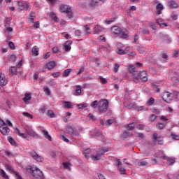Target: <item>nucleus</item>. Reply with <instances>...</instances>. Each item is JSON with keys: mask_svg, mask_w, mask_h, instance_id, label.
Masks as SVG:
<instances>
[{"mask_svg": "<svg viewBox=\"0 0 179 179\" xmlns=\"http://www.w3.org/2000/svg\"><path fill=\"white\" fill-rule=\"evenodd\" d=\"M8 84V80H6V78L3 76V74L2 73H0V85L1 86H6Z\"/></svg>", "mask_w": 179, "mask_h": 179, "instance_id": "nucleus-17", "label": "nucleus"}, {"mask_svg": "<svg viewBox=\"0 0 179 179\" xmlns=\"http://www.w3.org/2000/svg\"><path fill=\"white\" fill-rule=\"evenodd\" d=\"M138 51L140 54H146V48H145L144 47H138Z\"/></svg>", "mask_w": 179, "mask_h": 179, "instance_id": "nucleus-43", "label": "nucleus"}, {"mask_svg": "<svg viewBox=\"0 0 179 179\" xmlns=\"http://www.w3.org/2000/svg\"><path fill=\"white\" fill-rule=\"evenodd\" d=\"M152 139H153L155 143H156V142H157L159 145L163 144V137H162V136H158L157 133L153 134Z\"/></svg>", "mask_w": 179, "mask_h": 179, "instance_id": "nucleus-13", "label": "nucleus"}, {"mask_svg": "<svg viewBox=\"0 0 179 179\" xmlns=\"http://www.w3.org/2000/svg\"><path fill=\"white\" fill-rule=\"evenodd\" d=\"M168 58L169 57L167 56V55H166V53L162 54V62H167Z\"/></svg>", "mask_w": 179, "mask_h": 179, "instance_id": "nucleus-56", "label": "nucleus"}, {"mask_svg": "<svg viewBox=\"0 0 179 179\" xmlns=\"http://www.w3.org/2000/svg\"><path fill=\"white\" fill-rule=\"evenodd\" d=\"M0 176L3 179H9V176H8L3 169H0Z\"/></svg>", "mask_w": 179, "mask_h": 179, "instance_id": "nucleus-27", "label": "nucleus"}, {"mask_svg": "<svg viewBox=\"0 0 179 179\" xmlns=\"http://www.w3.org/2000/svg\"><path fill=\"white\" fill-rule=\"evenodd\" d=\"M29 20L31 21V23L34 22V12H31L29 13Z\"/></svg>", "mask_w": 179, "mask_h": 179, "instance_id": "nucleus-49", "label": "nucleus"}, {"mask_svg": "<svg viewBox=\"0 0 179 179\" xmlns=\"http://www.w3.org/2000/svg\"><path fill=\"white\" fill-rule=\"evenodd\" d=\"M134 136L136 138H140V139H143V138H145V134H142V133H138L136 131L134 132Z\"/></svg>", "mask_w": 179, "mask_h": 179, "instance_id": "nucleus-40", "label": "nucleus"}, {"mask_svg": "<svg viewBox=\"0 0 179 179\" xmlns=\"http://www.w3.org/2000/svg\"><path fill=\"white\" fill-rule=\"evenodd\" d=\"M99 80L103 85H106V83H107V80L103 77H99Z\"/></svg>", "mask_w": 179, "mask_h": 179, "instance_id": "nucleus-60", "label": "nucleus"}, {"mask_svg": "<svg viewBox=\"0 0 179 179\" xmlns=\"http://www.w3.org/2000/svg\"><path fill=\"white\" fill-rule=\"evenodd\" d=\"M139 78L142 82H148V72L146 71H141L138 73Z\"/></svg>", "mask_w": 179, "mask_h": 179, "instance_id": "nucleus-12", "label": "nucleus"}, {"mask_svg": "<svg viewBox=\"0 0 179 179\" xmlns=\"http://www.w3.org/2000/svg\"><path fill=\"white\" fill-rule=\"evenodd\" d=\"M66 131L69 135H75L76 136H80L79 133H76L73 131V128L72 126H67L66 128Z\"/></svg>", "mask_w": 179, "mask_h": 179, "instance_id": "nucleus-14", "label": "nucleus"}, {"mask_svg": "<svg viewBox=\"0 0 179 179\" xmlns=\"http://www.w3.org/2000/svg\"><path fill=\"white\" fill-rule=\"evenodd\" d=\"M8 59L10 62H16V55H10L8 56Z\"/></svg>", "mask_w": 179, "mask_h": 179, "instance_id": "nucleus-37", "label": "nucleus"}, {"mask_svg": "<svg viewBox=\"0 0 179 179\" xmlns=\"http://www.w3.org/2000/svg\"><path fill=\"white\" fill-rule=\"evenodd\" d=\"M169 4L170 8H178V4L173 0H169Z\"/></svg>", "mask_w": 179, "mask_h": 179, "instance_id": "nucleus-26", "label": "nucleus"}, {"mask_svg": "<svg viewBox=\"0 0 179 179\" xmlns=\"http://www.w3.org/2000/svg\"><path fill=\"white\" fill-rule=\"evenodd\" d=\"M131 78H132V80H134V82H135L136 83H138V82H139V77H138V72L134 73L133 74H131Z\"/></svg>", "mask_w": 179, "mask_h": 179, "instance_id": "nucleus-32", "label": "nucleus"}, {"mask_svg": "<svg viewBox=\"0 0 179 179\" xmlns=\"http://www.w3.org/2000/svg\"><path fill=\"white\" fill-rule=\"evenodd\" d=\"M118 69H120V65L117 63H115L113 71L115 73H117V72H118Z\"/></svg>", "mask_w": 179, "mask_h": 179, "instance_id": "nucleus-46", "label": "nucleus"}, {"mask_svg": "<svg viewBox=\"0 0 179 179\" xmlns=\"http://www.w3.org/2000/svg\"><path fill=\"white\" fill-rule=\"evenodd\" d=\"M80 94H82V87L78 85L76 89L75 96H80Z\"/></svg>", "mask_w": 179, "mask_h": 179, "instance_id": "nucleus-36", "label": "nucleus"}, {"mask_svg": "<svg viewBox=\"0 0 179 179\" xmlns=\"http://www.w3.org/2000/svg\"><path fill=\"white\" fill-rule=\"evenodd\" d=\"M111 124H114V120L108 119L106 120V125H107V127H110V125H111Z\"/></svg>", "mask_w": 179, "mask_h": 179, "instance_id": "nucleus-50", "label": "nucleus"}, {"mask_svg": "<svg viewBox=\"0 0 179 179\" xmlns=\"http://www.w3.org/2000/svg\"><path fill=\"white\" fill-rule=\"evenodd\" d=\"M59 10L62 13H66L69 19H72L73 17V13H72V9L67 5L60 4L59 5Z\"/></svg>", "mask_w": 179, "mask_h": 179, "instance_id": "nucleus-2", "label": "nucleus"}, {"mask_svg": "<svg viewBox=\"0 0 179 179\" xmlns=\"http://www.w3.org/2000/svg\"><path fill=\"white\" fill-rule=\"evenodd\" d=\"M149 26L152 29V30H157V27H156V24L152 22H150L149 23Z\"/></svg>", "mask_w": 179, "mask_h": 179, "instance_id": "nucleus-51", "label": "nucleus"}, {"mask_svg": "<svg viewBox=\"0 0 179 179\" xmlns=\"http://www.w3.org/2000/svg\"><path fill=\"white\" fill-rule=\"evenodd\" d=\"M117 170H119L120 174H125V169L122 166L117 167Z\"/></svg>", "mask_w": 179, "mask_h": 179, "instance_id": "nucleus-52", "label": "nucleus"}, {"mask_svg": "<svg viewBox=\"0 0 179 179\" xmlns=\"http://www.w3.org/2000/svg\"><path fill=\"white\" fill-rule=\"evenodd\" d=\"M50 16L54 22H56V23H57V22H59V19H58V17L54 12H51Z\"/></svg>", "mask_w": 179, "mask_h": 179, "instance_id": "nucleus-29", "label": "nucleus"}, {"mask_svg": "<svg viewBox=\"0 0 179 179\" xmlns=\"http://www.w3.org/2000/svg\"><path fill=\"white\" fill-rule=\"evenodd\" d=\"M129 33L128 32V30L125 28H123L120 30L118 37L120 38L127 39L128 37H129Z\"/></svg>", "mask_w": 179, "mask_h": 179, "instance_id": "nucleus-10", "label": "nucleus"}, {"mask_svg": "<svg viewBox=\"0 0 179 179\" xmlns=\"http://www.w3.org/2000/svg\"><path fill=\"white\" fill-rule=\"evenodd\" d=\"M60 139H62V141H64V142H66V143L69 142V139H68V138L65 137V136L64 135L60 136Z\"/></svg>", "mask_w": 179, "mask_h": 179, "instance_id": "nucleus-59", "label": "nucleus"}, {"mask_svg": "<svg viewBox=\"0 0 179 179\" xmlns=\"http://www.w3.org/2000/svg\"><path fill=\"white\" fill-rule=\"evenodd\" d=\"M15 132L16 135H18V136H21V138H24V139H26V138H27V134L20 133V131L19 130V129H15Z\"/></svg>", "mask_w": 179, "mask_h": 179, "instance_id": "nucleus-25", "label": "nucleus"}, {"mask_svg": "<svg viewBox=\"0 0 179 179\" xmlns=\"http://www.w3.org/2000/svg\"><path fill=\"white\" fill-rule=\"evenodd\" d=\"M64 106L67 108H72V107H73V103L69 102V101H65L64 102Z\"/></svg>", "mask_w": 179, "mask_h": 179, "instance_id": "nucleus-44", "label": "nucleus"}, {"mask_svg": "<svg viewBox=\"0 0 179 179\" xmlns=\"http://www.w3.org/2000/svg\"><path fill=\"white\" fill-rule=\"evenodd\" d=\"M46 115L49 117V118H54V117H55V114L54 113V111H52V110H47Z\"/></svg>", "mask_w": 179, "mask_h": 179, "instance_id": "nucleus-34", "label": "nucleus"}, {"mask_svg": "<svg viewBox=\"0 0 179 179\" xmlns=\"http://www.w3.org/2000/svg\"><path fill=\"white\" fill-rule=\"evenodd\" d=\"M27 170H28L31 175L32 177H34V178L36 179H44V174H43V172L37 167H33V166H27Z\"/></svg>", "mask_w": 179, "mask_h": 179, "instance_id": "nucleus-1", "label": "nucleus"}, {"mask_svg": "<svg viewBox=\"0 0 179 179\" xmlns=\"http://www.w3.org/2000/svg\"><path fill=\"white\" fill-rule=\"evenodd\" d=\"M79 109H82V108H86V107H87V103H80L78 106Z\"/></svg>", "mask_w": 179, "mask_h": 179, "instance_id": "nucleus-61", "label": "nucleus"}, {"mask_svg": "<svg viewBox=\"0 0 179 179\" xmlns=\"http://www.w3.org/2000/svg\"><path fill=\"white\" fill-rule=\"evenodd\" d=\"M71 72H72L71 69H67L64 70L63 72V77L68 78V76H69V73H71Z\"/></svg>", "mask_w": 179, "mask_h": 179, "instance_id": "nucleus-35", "label": "nucleus"}, {"mask_svg": "<svg viewBox=\"0 0 179 179\" xmlns=\"http://www.w3.org/2000/svg\"><path fill=\"white\" fill-rule=\"evenodd\" d=\"M126 129L127 131H134V129H135V123L131 122V123L127 124L126 126Z\"/></svg>", "mask_w": 179, "mask_h": 179, "instance_id": "nucleus-23", "label": "nucleus"}, {"mask_svg": "<svg viewBox=\"0 0 179 179\" xmlns=\"http://www.w3.org/2000/svg\"><path fill=\"white\" fill-rule=\"evenodd\" d=\"M57 66V62L55 61H50L46 64L47 69H54Z\"/></svg>", "mask_w": 179, "mask_h": 179, "instance_id": "nucleus-19", "label": "nucleus"}, {"mask_svg": "<svg viewBox=\"0 0 179 179\" xmlns=\"http://www.w3.org/2000/svg\"><path fill=\"white\" fill-rule=\"evenodd\" d=\"M157 118V116H156V115H153L152 114L150 117H149V120L150 121H151V122H153V121H155V120Z\"/></svg>", "mask_w": 179, "mask_h": 179, "instance_id": "nucleus-57", "label": "nucleus"}, {"mask_svg": "<svg viewBox=\"0 0 179 179\" xmlns=\"http://www.w3.org/2000/svg\"><path fill=\"white\" fill-rule=\"evenodd\" d=\"M134 134H131L129 131H124L120 135L121 139H127V138H131V136H133Z\"/></svg>", "mask_w": 179, "mask_h": 179, "instance_id": "nucleus-16", "label": "nucleus"}, {"mask_svg": "<svg viewBox=\"0 0 179 179\" xmlns=\"http://www.w3.org/2000/svg\"><path fill=\"white\" fill-rule=\"evenodd\" d=\"M167 162H168V164H169V165L174 164V163H176V160L174 159L170 158V157L168 158Z\"/></svg>", "mask_w": 179, "mask_h": 179, "instance_id": "nucleus-53", "label": "nucleus"}, {"mask_svg": "<svg viewBox=\"0 0 179 179\" xmlns=\"http://www.w3.org/2000/svg\"><path fill=\"white\" fill-rule=\"evenodd\" d=\"M51 76L53 78H59V76H61V73L59 72L52 73Z\"/></svg>", "mask_w": 179, "mask_h": 179, "instance_id": "nucleus-58", "label": "nucleus"}, {"mask_svg": "<svg viewBox=\"0 0 179 179\" xmlns=\"http://www.w3.org/2000/svg\"><path fill=\"white\" fill-rule=\"evenodd\" d=\"M90 133L92 136H100V135H101V131L97 129L92 130Z\"/></svg>", "mask_w": 179, "mask_h": 179, "instance_id": "nucleus-30", "label": "nucleus"}, {"mask_svg": "<svg viewBox=\"0 0 179 179\" xmlns=\"http://www.w3.org/2000/svg\"><path fill=\"white\" fill-rule=\"evenodd\" d=\"M117 54H119V55H124V54H127V52H125V50L122 49H118Z\"/></svg>", "mask_w": 179, "mask_h": 179, "instance_id": "nucleus-62", "label": "nucleus"}, {"mask_svg": "<svg viewBox=\"0 0 179 179\" xmlns=\"http://www.w3.org/2000/svg\"><path fill=\"white\" fill-rule=\"evenodd\" d=\"M162 99L165 101V103H170L173 100V94L170 92H164L162 94Z\"/></svg>", "mask_w": 179, "mask_h": 179, "instance_id": "nucleus-6", "label": "nucleus"}, {"mask_svg": "<svg viewBox=\"0 0 179 179\" xmlns=\"http://www.w3.org/2000/svg\"><path fill=\"white\" fill-rule=\"evenodd\" d=\"M157 127L158 129H163V128H164V124L163 123H158Z\"/></svg>", "mask_w": 179, "mask_h": 179, "instance_id": "nucleus-64", "label": "nucleus"}, {"mask_svg": "<svg viewBox=\"0 0 179 179\" xmlns=\"http://www.w3.org/2000/svg\"><path fill=\"white\" fill-rule=\"evenodd\" d=\"M108 108V101L107 99H101L98 103V110L99 113H106Z\"/></svg>", "mask_w": 179, "mask_h": 179, "instance_id": "nucleus-3", "label": "nucleus"}, {"mask_svg": "<svg viewBox=\"0 0 179 179\" xmlns=\"http://www.w3.org/2000/svg\"><path fill=\"white\" fill-rule=\"evenodd\" d=\"M9 72H10L11 75H16V72H17V69L15 66H11L9 69Z\"/></svg>", "mask_w": 179, "mask_h": 179, "instance_id": "nucleus-39", "label": "nucleus"}, {"mask_svg": "<svg viewBox=\"0 0 179 179\" xmlns=\"http://www.w3.org/2000/svg\"><path fill=\"white\" fill-rule=\"evenodd\" d=\"M17 9L19 10H29V9H30V5H29V3L27 1H18Z\"/></svg>", "mask_w": 179, "mask_h": 179, "instance_id": "nucleus-7", "label": "nucleus"}, {"mask_svg": "<svg viewBox=\"0 0 179 179\" xmlns=\"http://www.w3.org/2000/svg\"><path fill=\"white\" fill-rule=\"evenodd\" d=\"M29 155L32 158H34V160H36V162H39V163H41V157L38 155V153L36 152V151L31 150Z\"/></svg>", "mask_w": 179, "mask_h": 179, "instance_id": "nucleus-11", "label": "nucleus"}, {"mask_svg": "<svg viewBox=\"0 0 179 179\" xmlns=\"http://www.w3.org/2000/svg\"><path fill=\"white\" fill-rule=\"evenodd\" d=\"M25 104H29V100H31V94L25 93L24 97L22 99Z\"/></svg>", "mask_w": 179, "mask_h": 179, "instance_id": "nucleus-21", "label": "nucleus"}, {"mask_svg": "<svg viewBox=\"0 0 179 179\" xmlns=\"http://www.w3.org/2000/svg\"><path fill=\"white\" fill-rule=\"evenodd\" d=\"M103 30H104V29H103L101 27H100L99 25H96L94 27V34H99L100 31H103Z\"/></svg>", "mask_w": 179, "mask_h": 179, "instance_id": "nucleus-22", "label": "nucleus"}, {"mask_svg": "<svg viewBox=\"0 0 179 179\" xmlns=\"http://www.w3.org/2000/svg\"><path fill=\"white\" fill-rule=\"evenodd\" d=\"M129 72H130V73L133 74V73H137L138 71H136V70L135 69V66L129 65Z\"/></svg>", "mask_w": 179, "mask_h": 179, "instance_id": "nucleus-38", "label": "nucleus"}, {"mask_svg": "<svg viewBox=\"0 0 179 179\" xmlns=\"http://www.w3.org/2000/svg\"><path fill=\"white\" fill-rule=\"evenodd\" d=\"M112 34L115 37H118L120 36V33H121L122 29L120 28L118 26H113L110 29Z\"/></svg>", "mask_w": 179, "mask_h": 179, "instance_id": "nucleus-9", "label": "nucleus"}, {"mask_svg": "<svg viewBox=\"0 0 179 179\" xmlns=\"http://www.w3.org/2000/svg\"><path fill=\"white\" fill-rule=\"evenodd\" d=\"M42 132L43 134V136H45L46 139H48L50 141H52V138L51 137L50 134H48V131L43 130Z\"/></svg>", "mask_w": 179, "mask_h": 179, "instance_id": "nucleus-28", "label": "nucleus"}, {"mask_svg": "<svg viewBox=\"0 0 179 179\" xmlns=\"http://www.w3.org/2000/svg\"><path fill=\"white\" fill-rule=\"evenodd\" d=\"M31 54L34 57H36L37 55H38V49L37 48V47L34 46L32 48Z\"/></svg>", "mask_w": 179, "mask_h": 179, "instance_id": "nucleus-33", "label": "nucleus"}, {"mask_svg": "<svg viewBox=\"0 0 179 179\" xmlns=\"http://www.w3.org/2000/svg\"><path fill=\"white\" fill-rule=\"evenodd\" d=\"M106 152H108V148H103L101 150H99L97 153H96V156H94L93 155H90L91 159H93V160H100V157H101V156H103V155H104L105 153H106Z\"/></svg>", "mask_w": 179, "mask_h": 179, "instance_id": "nucleus-5", "label": "nucleus"}, {"mask_svg": "<svg viewBox=\"0 0 179 179\" xmlns=\"http://www.w3.org/2000/svg\"><path fill=\"white\" fill-rule=\"evenodd\" d=\"M99 6V0H92L90 2V6Z\"/></svg>", "mask_w": 179, "mask_h": 179, "instance_id": "nucleus-42", "label": "nucleus"}, {"mask_svg": "<svg viewBox=\"0 0 179 179\" xmlns=\"http://www.w3.org/2000/svg\"><path fill=\"white\" fill-rule=\"evenodd\" d=\"M97 106H99V101H94L90 105L92 108H97Z\"/></svg>", "mask_w": 179, "mask_h": 179, "instance_id": "nucleus-48", "label": "nucleus"}, {"mask_svg": "<svg viewBox=\"0 0 179 179\" xmlns=\"http://www.w3.org/2000/svg\"><path fill=\"white\" fill-rule=\"evenodd\" d=\"M25 131L29 136H32V138H35L36 139H38V138H40V136H38V134H37V133H36V131L29 126L25 127Z\"/></svg>", "mask_w": 179, "mask_h": 179, "instance_id": "nucleus-8", "label": "nucleus"}, {"mask_svg": "<svg viewBox=\"0 0 179 179\" xmlns=\"http://www.w3.org/2000/svg\"><path fill=\"white\" fill-rule=\"evenodd\" d=\"M1 124L0 126V132L2 134V135H9V133L10 132V129L8 127V125L5 123V121L3 120H1Z\"/></svg>", "mask_w": 179, "mask_h": 179, "instance_id": "nucleus-4", "label": "nucleus"}, {"mask_svg": "<svg viewBox=\"0 0 179 179\" xmlns=\"http://www.w3.org/2000/svg\"><path fill=\"white\" fill-rule=\"evenodd\" d=\"M136 128L137 129H138L139 131H143V129H145V125L144 124H138L136 126Z\"/></svg>", "mask_w": 179, "mask_h": 179, "instance_id": "nucleus-54", "label": "nucleus"}, {"mask_svg": "<svg viewBox=\"0 0 179 179\" xmlns=\"http://www.w3.org/2000/svg\"><path fill=\"white\" fill-rule=\"evenodd\" d=\"M22 115H24V117H26L27 118H29L30 120H33V115H31V114H30L27 112H23Z\"/></svg>", "mask_w": 179, "mask_h": 179, "instance_id": "nucleus-45", "label": "nucleus"}, {"mask_svg": "<svg viewBox=\"0 0 179 179\" xmlns=\"http://www.w3.org/2000/svg\"><path fill=\"white\" fill-rule=\"evenodd\" d=\"M92 150H90V148H87L86 150H85V151L83 152V155L84 156H85V157L87 159H89V157H90V156H92V155H90Z\"/></svg>", "mask_w": 179, "mask_h": 179, "instance_id": "nucleus-31", "label": "nucleus"}, {"mask_svg": "<svg viewBox=\"0 0 179 179\" xmlns=\"http://www.w3.org/2000/svg\"><path fill=\"white\" fill-rule=\"evenodd\" d=\"M137 165L139 166V167H142L143 166H148V159H142L137 162Z\"/></svg>", "mask_w": 179, "mask_h": 179, "instance_id": "nucleus-20", "label": "nucleus"}, {"mask_svg": "<svg viewBox=\"0 0 179 179\" xmlns=\"http://www.w3.org/2000/svg\"><path fill=\"white\" fill-rule=\"evenodd\" d=\"M101 52H104V54H108V52H110L111 48H110V46H102L101 48Z\"/></svg>", "mask_w": 179, "mask_h": 179, "instance_id": "nucleus-24", "label": "nucleus"}, {"mask_svg": "<svg viewBox=\"0 0 179 179\" xmlns=\"http://www.w3.org/2000/svg\"><path fill=\"white\" fill-rule=\"evenodd\" d=\"M45 110H47V107L43 106L39 108V113L44 114V113H45Z\"/></svg>", "mask_w": 179, "mask_h": 179, "instance_id": "nucleus-55", "label": "nucleus"}, {"mask_svg": "<svg viewBox=\"0 0 179 179\" xmlns=\"http://www.w3.org/2000/svg\"><path fill=\"white\" fill-rule=\"evenodd\" d=\"M8 142L12 145V146H17V143H16V141H15L12 137L9 138Z\"/></svg>", "mask_w": 179, "mask_h": 179, "instance_id": "nucleus-41", "label": "nucleus"}, {"mask_svg": "<svg viewBox=\"0 0 179 179\" xmlns=\"http://www.w3.org/2000/svg\"><path fill=\"white\" fill-rule=\"evenodd\" d=\"M8 47H10V50H15V43L13 42H9Z\"/></svg>", "mask_w": 179, "mask_h": 179, "instance_id": "nucleus-63", "label": "nucleus"}, {"mask_svg": "<svg viewBox=\"0 0 179 179\" xmlns=\"http://www.w3.org/2000/svg\"><path fill=\"white\" fill-rule=\"evenodd\" d=\"M71 45H72V41H67L64 43V48L65 51H66V52H68V51H71V50L72 48V47Z\"/></svg>", "mask_w": 179, "mask_h": 179, "instance_id": "nucleus-18", "label": "nucleus"}, {"mask_svg": "<svg viewBox=\"0 0 179 179\" xmlns=\"http://www.w3.org/2000/svg\"><path fill=\"white\" fill-rule=\"evenodd\" d=\"M148 106H152V104H155V98L150 97L149 101H147Z\"/></svg>", "mask_w": 179, "mask_h": 179, "instance_id": "nucleus-47", "label": "nucleus"}, {"mask_svg": "<svg viewBox=\"0 0 179 179\" xmlns=\"http://www.w3.org/2000/svg\"><path fill=\"white\" fill-rule=\"evenodd\" d=\"M163 9H164V6L161 3H159L156 6V15H162V12H163Z\"/></svg>", "mask_w": 179, "mask_h": 179, "instance_id": "nucleus-15", "label": "nucleus"}]
</instances>
